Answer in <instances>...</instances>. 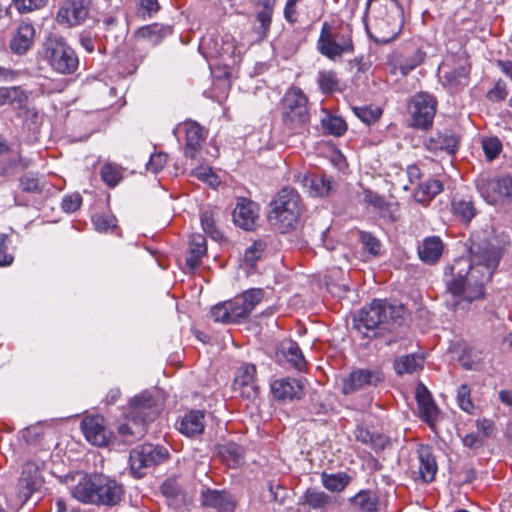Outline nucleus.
<instances>
[{
  "instance_id": "1",
  "label": "nucleus",
  "mask_w": 512,
  "mask_h": 512,
  "mask_svg": "<svg viewBox=\"0 0 512 512\" xmlns=\"http://www.w3.org/2000/svg\"><path fill=\"white\" fill-rule=\"evenodd\" d=\"M469 253V257L455 259L445 275L449 292L472 302L484 296V286L497 270L503 253L490 242H473Z\"/></svg>"
},
{
  "instance_id": "2",
  "label": "nucleus",
  "mask_w": 512,
  "mask_h": 512,
  "mask_svg": "<svg viewBox=\"0 0 512 512\" xmlns=\"http://www.w3.org/2000/svg\"><path fill=\"white\" fill-rule=\"evenodd\" d=\"M71 493L82 503L114 506L123 496V487L103 474L84 475L71 489Z\"/></svg>"
},
{
  "instance_id": "3",
  "label": "nucleus",
  "mask_w": 512,
  "mask_h": 512,
  "mask_svg": "<svg viewBox=\"0 0 512 512\" xmlns=\"http://www.w3.org/2000/svg\"><path fill=\"white\" fill-rule=\"evenodd\" d=\"M365 29L376 43L386 44L394 40L403 26V10L397 0H386L373 8L370 23L364 21Z\"/></svg>"
},
{
  "instance_id": "4",
  "label": "nucleus",
  "mask_w": 512,
  "mask_h": 512,
  "mask_svg": "<svg viewBox=\"0 0 512 512\" xmlns=\"http://www.w3.org/2000/svg\"><path fill=\"white\" fill-rule=\"evenodd\" d=\"M404 306L390 304L385 300H374L369 306L359 312L354 330L365 337L376 336V329H386V325L401 318L404 314ZM355 322V319H354Z\"/></svg>"
},
{
  "instance_id": "5",
  "label": "nucleus",
  "mask_w": 512,
  "mask_h": 512,
  "mask_svg": "<svg viewBox=\"0 0 512 512\" xmlns=\"http://www.w3.org/2000/svg\"><path fill=\"white\" fill-rule=\"evenodd\" d=\"M301 211L300 195L295 189L285 187L271 202L268 220L275 230L286 233L296 228Z\"/></svg>"
},
{
  "instance_id": "6",
  "label": "nucleus",
  "mask_w": 512,
  "mask_h": 512,
  "mask_svg": "<svg viewBox=\"0 0 512 512\" xmlns=\"http://www.w3.org/2000/svg\"><path fill=\"white\" fill-rule=\"evenodd\" d=\"M44 57L58 73L76 71L79 60L75 51L61 37H49L44 43Z\"/></svg>"
},
{
  "instance_id": "7",
  "label": "nucleus",
  "mask_w": 512,
  "mask_h": 512,
  "mask_svg": "<svg viewBox=\"0 0 512 512\" xmlns=\"http://www.w3.org/2000/svg\"><path fill=\"white\" fill-rule=\"evenodd\" d=\"M168 456V450L160 445L146 443L137 446L130 452L131 472L135 477L141 478L150 468L165 462Z\"/></svg>"
},
{
  "instance_id": "8",
  "label": "nucleus",
  "mask_w": 512,
  "mask_h": 512,
  "mask_svg": "<svg viewBox=\"0 0 512 512\" xmlns=\"http://www.w3.org/2000/svg\"><path fill=\"white\" fill-rule=\"evenodd\" d=\"M284 123L291 129H296L309 120L307 98L298 88L289 89L282 103Z\"/></svg>"
},
{
  "instance_id": "9",
  "label": "nucleus",
  "mask_w": 512,
  "mask_h": 512,
  "mask_svg": "<svg viewBox=\"0 0 512 512\" xmlns=\"http://www.w3.org/2000/svg\"><path fill=\"white\" fill-rule=\"evenodd\" d=\"M437 102L427 93L416 94L410 102L412 126L427 129L433 123L436 114Z\"/></svg>"
},
{
  "instance_id": "10",
  "label": "nucleus",
  "mask_w": 512,
  "mask_h": 512,
  "mask_svg": "<svg viewBox=\"0 0 512 512\" xmlns=\"http://www.w3.org/2000/svg\"><path fill=\"white\" fill-rule=\"evenodd\" d=\"M264 297V291L260 288L246 290L241 295L227 301L232 323L246 319Z\"/></svg>"
},
{
  "instance_id": "11",
  "label": "nucleus",
  "mask_w": 512,
  "mask_h": 512,
  "mask_svg": "<svg viewBox=\"0 0 512 512\" xmlns=\"http://www.w3.org/2000/svg\"><path fill=\"white\" fill-rule=\"evenodd\" d=\"M81 429L86 440L92 445H108L112 432L107 428L105 419L100 415L86 416L81 422Z\"/></svg>"
},
{
  "instance_id": "12",
  "label": "nucleus",
  "mask_w": 512,
  "mask_h": 512,
  "mask_svg": "<svg viewBox=\"0 0 512 512\" xmlns=\"http://www.w3.org/2000/svg\"><path fill=\"white\" fill-rule=\"evenodd\" d=\"M43 484L40 467L34 462H27L22 469L18 481V496L22 503L28 501L30 496L38 491Z\"/></svg>"
},
{
  "instance_id": "13",
  "label": "nucleus",
  "mask_w": 512,
  "mask_h": 512,
  "mask_svg": "<svg viewBox=\"0 0 512 512\" xmlns=\"http://www.w3.org/2000/svg\"><path fill=\"white\" fill-rule=\"evenodd\" d=\"M157 412L155 399L150 392L144 391L131 400L128 415L132 420H137L146 425V423L154 420Z\"/></svg>"
},
{
  "instance_id": "14",
  "label": "nucleus",
  "mask_w": 512,
  "mask_h": 512,
  "mask_svg": "<svg viewBox=\"0 0 512 512\" xmlns=\"http://www.w3.org/2000/svg\"><path fill=\"white\" fill-rule=\"evenodd\" d=\"M363 202L371 206L374 212L379 215V217L387 221L395 222L399 218V204L396 202L387 201L385 197L371 190H364Z\"/></svg>"
},
{
  "instance_id": "15",
  "label": "nucleus",
  "mask_w": 512,
  "mask_h": 512,
  "mask_svg": "<svg viewBox=\"0 0 512 512\" xmlns=\"http://www.w3.org/2000/svg\"><path fill=\"white\" fill-rule=\"evenodd\" d=\"M317 47L323 55L334 60L351 48V42L350 40H336L331 32V27L327 23H324Z\"/></svg>"
},
{
  "instance_id": "16",
  "label": "nucleus",
  "mask_w": 512,
  "mask_h": 512,
  "mask_svg": "<svg viewBox=\"0 0 512 512\" xmlns=\"http://www.w3.org/2000/svg\"><path fill=\"white\" fill-rule=\"evenodd\" d=\"M88 15V7L83 0H66L57 13V21L67 26L81 24Z\"/></svg>"
},
{
  "instance_id": "17",
  "label": "nucleus",
  "mask_w": 512,
  "mask_h": 512,
  "mask_svg": "<svg viewBox=\"0 0 512 512\" xmlns=\"http://www.w3.org/2000/svg\"><path fill=\"white\" fill-rule=\"evenodd\" d=\"M256 367L253 364H243L234 379L233 390L243 398H252L257 394L255 384Z\"/></svg>"
},
{
  "instance_id": "18",
  "label": "nucleus",
  "mask_w": 512,
  "mask_h": 512,
  "mask_svg": "<svg viewBox=\"0 0 512 512\" xmlns=\"http://www.w3.org/2000/svg\"><path fill=\"white\" fill-rule=\"evenodd\" d=\"M258 216V205L246 198L240 199L233 211V221L235 225L244 230L254 229Z\"/></svg>"
},
{
  "instance_id": "19",
  "label": "nucleus",
  "mask_w": 512,
  "mask_h": 512,
  "mask_svg": "<svg viewBox=\"0 0 512 512\" xmlns=\"http://www.w3.org/2000/svg\"><path fill=\"white\" fill-rule=\"evenodd\" d=\"M274 397L282 401H293L301 399L304 395V384L301 380L283 378L275 380L271 384Z\"/></svg>"
},
{
  "instance_id": "20",
  "label": "nucleus",
  "mask_w": 512,
  "mask_h": 512,
  "mask_svg": "<svg viewBox=\"0 0 512 512\" xmlns=\"http://www.w3.org/2000/svg\"><path fill=\"white\" fill-rule=\"evenodd\" d=\"M202 504L215 509L217 512H234L236 502L226 491L207 489L202 492Z\"/></svg>"
},
{
  "instance_id": "21",
  "label": "nucleus",
  "mask_w": 512,
  "mask_h": 512,
  "mask_svg": "<svg viewBox=\"0 0 512 512\" xmlns=\"http://www.w3.org/2000/svg\"><path fill=\"white\" fill-rule=\"evenodd\" d=\"M444 251V243L439 236L425 237L417 247L420 260L426 264L437 263Z\"/></svg>"
},
{
  "instance_id": "22",
  "label": "nucleus",
  "mask_w": 512,
  "mask_h": 512,
  "mask_svg": "<svg viewBox=\"0 0 512 512\" xmlns=\"http://www.w3.org/2000/svg\"><path fill=\"white\" fill-rule=\"evenodd\" d=\"M179 432L187 437H194L204 432L205 413L201 410H191L179 421Z\"/></svg>"
},
{
  "instance_id": "23",
  "label": "nucleus",
  "mask_w": 512,
  "mask_h": 512,
  "mask_svg": "<svg viewBox=\"0 0 512 512\" xmlns=\"http://www.w3.org/2000/svg\"><path fill=\"white\" fill-rule=\"evenodd\" d=\"M459 137L450 131L439 132L426 141V147L434 152L454 154L459 148Z\"/></svg>"
},
{
  "instance_id": "24",
  "label": "nucleus",
  "mask_w": 512,
  "mask_h": 512,
  "mask_svg": "<svg viewBox=\"0 0 512 512\" xmlns=\"http://www.w3.org/2000/svg\"><path fill=\"white\" fill-rule=\"evenodd\" d=\"M297 181L311 196H325L331 191V180L324 175H298Z\"/></svg>"
},
{
  "instance_id": "25",
  "label": "nucleus",
  "mask_w": 512,
  "mask_h": 512,
  "mask_svg": "<svg viewBox=\"0 0 512 512\" xmlns=\"http://www.w3.org/2000/svg\"><path fill=\"white\" fill-rule=\"evenodd\" d=\"M223 56L231 59L233 63L240 60L241 56L249 49L252 45V41L245 40L243 37L237 41L235 37L229 33L223 34L222 40Z\"/></svg>"
},
{
  "instance_id": "26",
  "label": "nucleus",
  "mask_w": 512,
  "mask_h": 512,
  "mask_svg": "<svg viewBox=\"0 0 512 512\" xmlns=\"http://www.w3.org/2000/svg\"><path fill=\"white\" fill-rule=\"evenodd\" d=\"M35 29L29 23H21L10 42V48L17 54L25 53L33 44Z\"/></svg>"
},
{
  "instance_id": "27",
  "label": "nucleus",
  "mask_w": 512,
  "mask_h": 512,
  "mask_svg": "<svg viewBox=\"0 0 512 512\" xmlns=\"http://www.w3.org/2000/svg\"><path fill=\"white\" fill-rule=\"evenodd\" d=\"M496 184H501L499 177H480L477 180V190L481 197L489 204H496L501 202V187H496Z\"/></svg>"
},
{
  "instance_id": "28",
  "label": "nucleus",
  "mask_w": 512,
  "mask_h": 512,
  "mask_svg": "<svg viewBox=\"0 0 512 512\" xmlns=\"http://www.w3.org/2000/svg\"><path fill=\"white\" fill-rule=\"evenodd\" d=\"M186 129L185 155L191 159L195 158L201 149L204 140L202 128L196 122H188Z\"/></svg>"
},
{
  "instance_id": "29",
  "label": "nucleus",
  "mask_w": 512,
  "mask_h": 512,
  "mask_svg": "<svg viewBox=\"0 0 512 512\" xmlns=\"http://www.w3.org/2000/svg\"><path fill=\"white\" fill-rule=\"evenodd\" d=\"M419 475L428 483L434 480L437 472V463L429 447H421L418 450Z\"/></svg>"
},
{
  "instance_id": "30",
  "label": "nucleus",
  "mask_w": 512,
  "mask_h": 512,
  "mask_svg": "<svg viewBox=\"0 0 512 512\" xmlns=\"http://www.w3.org/2000/svg\"><path fill=\"white\" fill-rule=\"evenodd\" d=\"M170 33V27L154 23L139 28L136 32V36L139 40L146 41L149 45L155 46Z\"/></svg>"
},
{
  "instance_id": "31",
  "label": "nucleus",
  "mask_w": 512,
  "mask_h": 512,
  "mask_svg": "<svg viewBox=\"0 0 512 512\" xmlns=\"http://www.w3.org/2000/svg\"><path fill=\"white\" fill-rule=\"evenodd\" d=\"M451 212L461 222L468 224L477 215L478 210L471 199L455 198L451 203Z\"/></svg>"
},
{
  "instance_id": "32",
  "label": "nucleus",
  "mask_w": 512,
  "mask_h": 512,
  "mask_svg": "<svg viewBox=\"0 0 512 512\" xmlns=\"http://www.w3.org/2000/svg\"><path fill=\"white\" fill-rule=\"evenodd\" d=\"M334 500V497L326 494L325 492L315 488H310L302 496L301 503L314 510H324L329 507Z\"/></svg>"
},
{
  "instance_id": "33",
  "label": "nucleus",
  "mask_w": 512,
  "mask_h": 512,
  "mask_svg": "<svg viewBox=\"0 0 512 512\" xmlns=\"http://www.w3.org/2000/svg\"><path fill=\"white\" fill-rule=\"evenodd\" d=\"M223 34H207L199 45L200 53L208 60L210 58H218L223 56L222 49Z\"/></svg>"
},
{
  "instance_id": "34",
  "label": "nucleus",
  "mask_w": 512,
  "mask_h": 512,
  "mask_svg": "<svg viewBox=\"0 0 512 512\" xmlns=\"http://www.w3.org/2000/svg\"><path fill=\"white\" fill-rule=\"evenodd\" d=\"M443 185L439 180L430 179L421 183L414 193L416 202L427 205L436 195L441 193Z\"/></svg>"
},
{
  "instance_id": "35",
  "label": "nucleus",
  "mask_w": 512,
  "mask_h": 512,
  "mask_svg": "<svg viewBox=\"0 0 512 512\" xmlns=\"http://www.w3.org/2000/svg\"><path fill=\"white\" fill-rule=\"evenodd\" d=\"M424 365V357L420 354H410L397 358L394 369L398 375L412 374L421 370Z\"/></svg>"
},
{
  "instance_id": "36",
  "label": "nucleus",
  "mask_w": 512,
  "mask_h": 512,
  "mask_svg": "<svg viewBox=\"0 0 512 512\" xmlns=\"http://www.w3.org/2000/svg\"><path fill=\"white\" fill-rule=\"evenodd\" d=\"M354 508L359 512H379V498L374 491L362 490L354 495Z\"/></svg>"
},
{
  "instance_id": "37",
  "label": "nucleus",
  "mask_w": 512,
  "mask_h": 512,
  "mask_svg": "<svg viewBox=\"0 0 512 512\" xmlns=\"http://www.w3.org/2000/svg\"><path fill=\"white\" fill-rule=\"evenodd\" d=\"M206 250L205 237L201 234L192 235L190 239L189 254L186 258L187 265L191 269L196 268L200 264L201 258L206 253Z\"/></svg>"
},
{
  "instance_id": "38",
  "label": "nucleus",
  "mask_w": 512,
  "mask_h": 512,
  "mask_svg": "<svg viewBox=\"0 0 512 512\" xmlns=\"http://www.w3.org/2000/svg\"><path fill=\"white\" fill-rule=\"evenodd\" d=\"M383 379L384 375L380 370L359 369L354 371V390L366 386H376Z\"/></svg>"
},
{
  "instance_id": "39",
  "label": "nucleus",
  "mask_w": 512,
  "mask_h": 512,
  "mask_svg": "<svg viewBox=\"0 0 512 512\" xmlns=\"http://www.w3.org/2000/svg\"><path fill=\"white\" fill-rule=\"evenodd\" d=\"M27 99L26 92L20 87H0V106L11 105L15 109Z\"/></svg>"
},
{
  "instance_id": "40",
  "label": "nucleus",
  "mask_w": 512,
  "mask_h": 512,
  "mask_svg": "<svg viewBox=\"0 0 512 512\" xmlns=\"http://www.w3.org/2000/svg\"><path fill=\"white\" fill-rule=\"evenodd\" d=\"M282 353L292 367L299 371L304 369L306 361L297 343L289 342L288 344L283 345Z\"/></svg>"
},
{
  "instance_id": "41",
  "label": "nucleus",
  "mask_w": 512,
  "mask_h": 512,
  "mask_svg": "<svg viewBox=\"0 0 512 512\" xmlns=\"http://www.w3.org/2000/svg\"><path fill=\"white\" fill-rule=\"evenodd\" d=\"M145 431V425L137 420H132L129 415L127 417V423L119 426V433L124 437V441L127 443L142 437Z\"/></svg>"
},
{
  "instance_id": "42",
  "label": "nucleus",
  "mask_w": 512,
  "mask_h": 512,
  "mask_svg": "<svg viewBox=\"0 0 512 512\" xmlns=\"http://www.w3.org/2000/svg\"><path fill=\"white\" fill-rule=\"evenodd\" d=\"M222 460L230 467H237L243 463V450L235 443H227L220 449Z\"/></svg>"
},
{
  "instance_id": "43",
  "label": "nucleus",
  "mask_w": 512,
  "mask_h": 512,
  "mask_svg": "<svg viewBox=\"0 0 512 512\" xmlns=\"http://www.w3.org/2000/svg\"><path fill=\"white\" fill-rule=\"evenodd\" d=\"M354 115L365 125L370 126L379 120L382 109L373 105L354 107Z\"/></svg>"
},
{
  "instance_id": "44",
  "label": "nucleus",
  "mask_w": 512,
  "mask_h": 512,
  "mask_svg": "<svg viewBox=\"0 0 512 512\" xmlns=\"http://www.w3.org/2000/svg\"><path fill=\"white\" fill-rule=\"evenodd\" d=\"M322 484L332 492L342 491L350 481V477L345 473L322 474Z\"/></svg>"
},
{
  "instance_id": "45",
  "label": "nucleus",
  "mask_w": 512,
  "mask_h": 512,
  "mask_svg": "<svg viewBox=\"0 0 512 512\" xmlns=\"http://www.w3.org/2000/svg\"><path fill=\"white\" fill-rule=\"evenodd\" d=\"M356 438L373 449L383 448L386 442V438L381 434L369 429H363L362 427H358Z\"/></svg>"
},
{
  "instance_id": "46",
  "label": "nucleus",
  "mask_w": 512,
  "mask_h": 512,
  "mask_svg": "<svg viewBox=\"0 0 512 512\" xmlns=\"http://www.w3.org/2000/svg\"><path fill=\"white\" fill-rule=\"evenodd\" d=\"M321 125L325 132L335 136L342 135L347 128L342 118L327 113L321 118Z\"/></svg>"
},
{
  "instance_id": "47",
  "label": "nucleus",
  "mask_w": 512,
  "mask_h": 512,
  "mask_svg": "<svg viewBox=\"0 0 512 512\" xmlns=\"http://www.w3.org/2000/svg\"><path fill=\"white\" fill-rule=\"evenodd\" d=\"M92 222L95 229L101 233L112 231L117 226V219L109 212L95 213Z\"/></svg>"
},
{
  "instance_id": "48",
  "label": "nucleus",
  "mask_w": 512,
  "mask_h": 512,
  "mask_svg": "<svg viewBox=\"0 0 512 512\" xmlns=\"http://www.w3.org/2000/svg\"><path fill=\"white\" fill-rule=\"evenodd\" d=\"M215 213L212 210H205L201 214V225L205 233H207L212 239L220 240L222 233L215 225Z\"/></svg>"
},
{
  "instance_id": "49",
  "label": "nucleus",
  "mask_w": 512,
  "mask_h": 512,
  "mask_svg": "<svg viewBox=\"0 0 512 512\" xmlns=\"http://www.w3.org/2000/svg\"><path fill=\"white\" fill-rule=\"evenodd\" d=\"M100 173L103 181L110 187H115L122 180L120 167L111 163L105 164Z\"/></svg>"
},
{
  "instance_id": "50",
  "label": "nucleus",
  "mask_w": 512,
  "mask_h": 512,
  "mask_svg": "<svg viewBox=\"0 0 512 512\" xmlns=\"http://www.w3.org/2000/svg\"><path fill=\"white\" fill-rule=\"evenodd\" d=\"M457 403L461 410L472 414L474 410V404L471 399V389L468 385L462 384L457 389Z\"/></svg>"
},
{
  "instance_id": "51",
  "label": "nucleus",
  "mask_w": 512,
  "mask_h": 512,
  "mask_svg": "<svg viewBox=\"0 0 512 512\" xmlns=\"http://www.w3.org/2000/svg\"><path fill=\"white\" fill-rule=\"evenodd\" d=\"M265 243L263 241H255L249 246L244 253V262L250 267H254L255 263L261 258L264 250Z\"/></svg>"
},
{
  "instance_id": "52",
  "label": "nucleus",
  "mask_w": 512,
  "mask_h": 512,
  "mask_svg": "<svg viewBox=\"0 0 512 512\" xmlns=\"http://www.w3.org/2000/svg\"><path fill=\"white\" fill-rule=\"evenodd\" d=\"M418 406L422 420L432 425L438 415V408L433 399L420 402Z\"/></svg>"
},
{
  "instance_id": "53",
  "label": "nucleus",
  "mask_w": 512,
  "mask_h": 512,
  "mask_svg": "<svg viewBox=\"0 0 512 512\" xmlns=\"http://www.w3.org/2000/svg\"><path fill=\"white\" fill-rule=\"evenodd\" d=\"M192 173L197 179L207 183L213 188L220 184L219 177L212 171L210 167L200 166L195 168Z\"/></svg>"
},
{
  "instance_id": "54",
  "label": "nucleus",
  "mask_w": 512,
  "mask_h": 512,
  "mask_svg": "<svg viewBox=\"0 0 512 512\" xmlns=\"http://www.w3.org/2000/svg\"><path fill=\"white\" fill-rule=\"evenodd\" d=\"M15 110L18 116L21 117L25 122L36 124L39 120V112L35 107L30 106L27 100L22 101L19 105L17 104Z\"/></svg>"
},
{
  "instance_id": "55",
  "label": "nucleus",
  "mask_w": 512,
  "mask_h": 512,
  "mask_svg": "<svg viewBox=\"0 0 512 512\" xmlns=\"http://www.w3.org/2000/svg\"><path fill=\"white\" fill-rule=\"evenodd\" d=\"M360 241L366 251L369 252L372 256H377L380 253L381 243L378 238H376L370 232H360Z\"/></svg>"
},
{
  "instance_id": "56",
  "label": "nucleus",
  "mask_w": 512,
  "mask_h": 512,
  "mask_svg": "<svg viewBox=\"0 0 512 512\" xmlns=\"http://www.w3.org/2000/svg\"><path fill=\"white\" fill-rule=\"evenodd\" d=\"M318 84L324 93H330L337 86L336 75L331 71H320L318 74Z\"/></svg>"
},
{
  "instance_id": "57",
  "label": "nucleus",
  "mask_w": 512,
  "mask_h": 512,
  "mask_svg": "<svg viewBox=\"0 0 512 512\" xmlns=\"http://www.w3.org/2000/svg\"><path fill=\"white\" fill-rule=\"evenodd\" d=\"M210 315L215 322H221L224 324L232 323L227 301L213 306L210 311Z\"/></svg>"
},
{
  "instance_id": "58",
  "label": "nucleus",
  "mask_w": 512,
  "mask_h": 512,
  "mask_svg": "<svg viewBox=\"0 0 512 512\" xmlns=\"http://www.w3.org/2000/svg\"><path fill=\"white\" fill-rule=\"evenodd\" d=\"M508 96L507 84L503 80H498L493 88L487 92V98L492 102H499Z\"/></svg>"
},
{
  "instance_id": "59",
  "label": "nucleus",
  "mask_w": 512,
  "mask_h": 512,
  "mask_svg": "<svg viewBox=\"0 0 512 512\" xmlns=\"http://www.w3.org/2000/svg\"><path fill=\"white\" fill-rule=\"evenodd\" d=\"M444 78L451 87L463 86L466 84L465 81L467 79V71L465 68L456 69L447 72Z\"/></svg>"
},
{
  "instance_id": "60",
  "label": "nucleus",
  "mask_w": 512,
  "mask_h": 512,
  "mask_svg": "<svg viewBox=\"0 0 512 512\" xmlns=\"http://www.w3.org/2000/svg\"><path fill=\"white\" fill-rule=\"evenodd\" d=\"M9 238L0 234V266H8L13 262V255L9 252Z\"/></svg>"
},
{
  "instance_id": "61",
  "label": "nucleus",
  "mask_w": 512,
  "mask_h": 512,
  "mask_svg": "<svg viewBox=\"0 0 512 512\" xmlns=\"http://www.w3.org/2000/svg\"><path fill=\"white\" fill-rule=\"evenodd\" d=\"M82 203V197L78 193H73L64 196L61 202L62 209L67 213H72L78 210Z\"/></svg>"
},
{
  "instance_id": "62",
  "label": "nucleus",
  "mask_w": 512,
  "mask_h": 512,
  "mask_svg": "<svg viewBox=\"0 0 512 512\" xmlns=\"http://www.w3.org/2000/svg\"><path fill=\"white\" fill-rule=\"evenodd\" d=\"M167 160V154L163 152L154 153L150 156V160L147 163V169L153 173H158L166 165Z\"/></svg>"
},
{
  "instance_id": "63",
  "label": "nucleus",
  "mask_w": 512,
  "mask_h": 512,
  "mask_svg": "<svg viewBox=\"0 0 512 512\" xmlns=\"http://www.w3.org/2000/svg\"><path fill=\"white\" fill-rule=\"evenodd\" d=\"M501 143L497 138H488L483 141V150L489 160L494 159L501 151Z\"/></svg>"
},
{
  "instance_id": "64",
  "label": "nucleus",
  "mask_w": 512,
  "mask_h": 512,
  "mask_svg": "<svg viewBox=\"0 0 512 512\" xmlns=\"http://www.w3.org/2000/svg\"><path fill=\"white\" fill-rule=\"evenodd\" d=\"M500 180H501V184H500V187H501V202H504V201H512V176L510 175H504V176H500ZM498 187L499 184H496Z\"/></svg>"
}]
</instances>
